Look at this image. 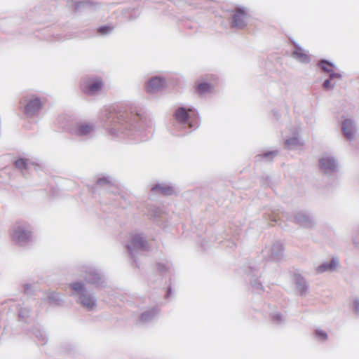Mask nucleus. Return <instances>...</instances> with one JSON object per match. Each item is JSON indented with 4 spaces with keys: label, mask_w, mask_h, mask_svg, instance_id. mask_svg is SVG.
Returning <instances> with one entry per match:
<instances>
[{
    "label": "nucleus",
    "mask_w": 359,
    "mask_h": 359,
    "mask_svg": "<svg viewBox=\"0 0 359 359\" xmlns=\"http://www.w3.org/2000/svg\"><path fill=\"white\" fill-rule=\"evenodd\" d=\"M175 120L182 124H187L190 128L198 123V115L193 109L179 107L175 112Z\"/></svg>",
    "instance_id": "1"
},
{
    "label": "nucleus",
    "mask_w": 359,
    "mask_h": 359,
    "mask_svg": "<svg viewBox=\"0 0 359 359\" xmlns=\"http://www.w3.org/2000/svg\"><path fill=\"white\" fill-rule=\"evenodd\" d=\"M30 237L31 231L24 224H16L12 235V239L15 242L18 243H25L28 241Z\"/></svg>",
    "instance_id": "2"
},
{
    "label": "nucleus",
    "mask_w": 359,
    "mask_h": 359,
    "mask_svg": "<svg viewBox=\"0 0 359 359\" xmlns=\"http://www.w3.org/2000/svg\"><path fill=\"white\" fill-rule=\"evenodd\" d=\"M21 104L25 105V113L30 115L38 111L42 107L43 102L39 97L33 96L30 98H24Z\"/></svg>",
    "instance_id": "3"
},
{
    "label": "nucleus",
    "mask_w": 359,
    "mask_h": 359,
    "mask_svg": "<svg viewBox=\"0 0 359 359\" xmlns=\"http://www.w3.org/2000/svg\"><path fill=\"white\" fill-rule=\"evenodd\" d=\"M102 87V82L100 79H92L86 82L83 87L82 90L85 94L93 95L97 91L100 90Z\"/></svg>",
    "instance_id": "4"
},
{
    "label": "nucleus",
    "mask_w": 359,
    "mask_h": 359,
    "mask_svg": "<svg viewBox=\"0 0 359 359\" xmlns=\"http://www.w3.org/2000/svg\"><path fill=\"white\" fill-rule=\"evenodd\" d=\"M246 18V13L243 9L236 10L233 15L232 21L231 22L232 27L242 28L245 26V20Z\"/></svg>",
    "instance_id": "5"
},
{
    "label": "nucleus",
    "mask_w": 359,
    "mask_h": 359,
    "mask_svg": "<svg viewBox=\"0 0 359 359\" xmlns=\"http://www.w3.org/2000/svg\"><path fill=\"white\" fill-rule=\"evenodd\" d=\"M163 84L164 81L158 77L153 78L148 82L146 86L147 91L151 93L163 87Z\"/></svg>",
    "instance_id": "6"
},
{
    "label": "nucleus",
    "mask_w": 359,
    "mask_h": 359,
    "mask_svg": "<svg viewBox=\"0 0 359 359\" xmlns=\"http://www.w3.org/2000/svg\"><path fill=\"white\" fill-rule=\"evenodd\" d=\"M335 165L334 161L330 157H323L320 160V168L325 172L334 170Z\"/></svg>",
    "instance_id": "7"
},
{
    "label": "nucleus",
    "mask_w": 359,
    "mask_h": 359,
    "mask_svg": "<svg viewBox=\"0 0 359 359\" xmlns=\"http://www.w3.org/2000/svg\"><path fill=\"white\" fill-rule=\"evenodd\" d=\"M146 248L145 241L140 236H135L131 241V244L128 246L130 251L136 249H144Z\"/></svg>",
    "instance_id": "8"
},
{
    "label": "nucleus",
    "mask_w": 359,
    "mask_h": 359,
    "mask_svg": "<svg viewBox=\"0 0 359 359\" xmlns=\"http://www.w3.org/2000/svg\"><path fill=\"white\" fill-rule=\"evenodd\" d=\"M342 130L344 135L348 139H351L353 136V123L350 120H345L342 123Z\"/></svg>",
    "instance_id": "9"
},
{
    "label": "nucleus",
    "mask_w": 359,
    "mask_h": 359,
    "mask_svg": "<svg viewBox=\"0 0 359 359\" xmlns=\"http://www.w3.org/2000/svg\"><path fill=\"white\" fill-rule=\"evenodd\" d=\"M80 302L88 309H92L95 306V300L87 294H82L80 297Z\"/></svg>",
    "instance_id": "10"
},
{
    "label": "nucleus",
    "mask_w": 359,
    "mask_h": 359,
    "mask_svg": "<svg viewBox=\"0 0 359 359\" xmlns=\"http://www.w3.org/2000/svg\"><path fill=\"white\" fill-rule=\"evenodd\" d=\"M195 88L196 92L198 94L202 95L203 93L209 92L212 88V86L210 83L203 82L196 83Z\"/></svg>",
    "instance_id": "11"
},
{
    "label": "nucleus",
    "mask_w": 359,
    "mask_h": 359,
    "mask_svg": "<svg viewBox=\"0 0 359 359\" xmlns=\"http://www.w3.org/2000/svg\"><path fill=\"white\" fill-rule=\"evenodd\" d=\"M154 191L161 193L164 195H170L172 193V189L170 187L156 186L153 187Z\"/></svg>",
    "instance_id": "12"
},
{
    "label": "nucleus",
    "mask_w": 359,
    "mask_h": 359,
    "mask_svg": "<svg viewBox=\"0 0 359 359\" xmlns=\"http://www.w3.org/2000/svg\"><path fill=\"white\" fill-rule=\"evenodd\" d=\"M334 79H341V74L339 73H332L330 75V79H327L323 83V86L325 89H329L332 88L334 86V83L331 85V81Z\"/></svg>",
    "instance_id": "13"
},
{
    "label": "nucleus",
    "mask_w": 359,
    "mask_h": 359,
    "mask_svg": "<svg viewBox=\"0 0 359 359\" xmlns=\"http://www.w3.org/2000/svg\"><path fill=\"white\" fill-rule=\"evenodd\" d=\"M70 287L73 294H80L83 291V285L81 283H74Z\"/></svg>",
    "instance_id": "14"
},
{
    "label": "nucleus",
    "mask_w": 359,
    "mask_h": 359,
    "mask_svg": "<svg viewBox=\"0 0 359 359\" xmlns=\"http://www.w3.org/2000/svg\"><path fill=\"white\" fill-rule=\"evenodd\" d=\"M337 263L333 260L330 264H323L318 268V272H323L327 270H332L336 267Z\"/></svg>",
    "instance_id": "15"
},
{
    "label": "nucleus",
    "mask_w": 359,
    "mask_h": 359,
    "mask_svg": "<svg viewBox=\"0 0 359 359\" xmlns=\"http://www.w3.org/2000/svg\"><path fill=\"white\" fill-rule=\"evenodd\" d=\"M93 130L92 126L89 125H82L78 128V133L79 135H86Z\"/></svg>",
    "instance_id": "16"
},
{
    "label": "nucleus",
    "mask_w": 359,
    "mask_h": 359,
    "mask_svg": "<svg viewBox=\"0 0 359 359\" xmlns=\"http://www.w3.org/2000/svg\"><path fill=\"white\" fill-rule=\"evenodd\" d=\"M320 66L323 69V70H324L325 72H327L330 74H332V71H333V67H332V65L327 62H325V61H322L320 62Z\"/></svg>",
    "instance_id": "17"
},
{
    "label": "nucleus",
    "mask_w": 359,
    "mask_h": 359,
    "mask_svg": "<svg viewBox=\"0 0 359 359\" xmlns=\"http://www.w3.org/2000/svg\"><path fill=\"white\" fill-rule=\"evenodd\" d=\"M15 165L19 169H26L27 168V161L23 158H20L15 161Z\"/></svg>",
    "instance_id": "18"
},
{
    "label": "nucleus",
    "mask_w": 359,
    "mask_h": 359,
    "mask_svg": "<svg viewBox=\"0 0 359 359\" xmlns=\"http://www.w3.org/2000/svg\"><path fill=\"white\" fill-rule=\"evenodd\" d=\"M111 27L109 26H103L98 28L97 31L101 34H105L111 30Z\"/></svg>",
    "instance_id": "19"
},
{
    "label": "nucleus",
    "mask_w": 359,
    "mask_h": 359,
    "mask_svg": "<svg viewBox=\"0 0 359 359\" xmlns=\"http://www.w3.org/2000/svg\"><path fill=\"white\" fill-rule=\"evenodd\" d=\"M316 334L318 337H320L322 339H326L327 337V334L323 331H317Z\"/></svg>",
    "instance_id": "20"
},
{
    "label": "nucleus",
    "mask_w": 359,
    "mask_h": 359,
    "mask_svg": "<svg viewBox=\"0 0 359 359\" xmlns=\"http://www.w3.org/2000/svg\"><path fill=\"white\" fill-rule=\"evenodd\" d=\"M287 144H290V140H287Z\"/></svg>",
    "instance_id": "21"
}]
</instances>
